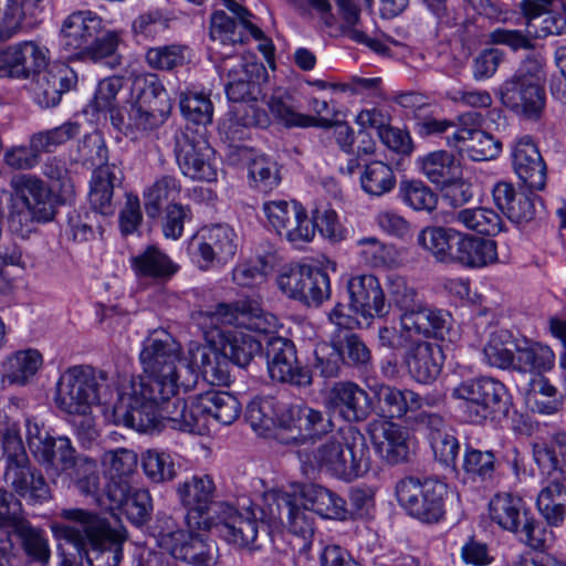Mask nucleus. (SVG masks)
Masks as SVG:
<instances>
[{"label":"nucleus","mask_w":566,"mask_h":566,"mask_svg":"<svg viewBox=\"0 0 566 566\" xmlns=\"http://www.w3.org/2000/svg\"><path fill=\"white\" fill-rule=\"evenodd\" d=\"M198 527L182 528L170 515H159L155 525V536L160 548L174 558L192 566H212L218 559V548Z\"/></svg>","instance_id":"6e6552de"},{"label":"nucleus","mask_w":566,"mask_h":566,"mask_svg":"<svg viewBox=\"0 0 566 566\" xmlns=\"http://www.w3.org/2000/svg\"><path fill=\"white\" fill-rule=\"evenodd\" d=\"M403 361L413 380L419 384H431L441 373L443 353L434 343L415 342L406 350Z\"/></svg>","instance_id":"2f4dec72"},{"label":"nucleus","mask_w":566,"mask_h":566,"mask_svg":"<svg viewBox=\"0 0 566 566\" xmlns=\"http://www.w3.org/2000/svg\"><path fill=\"white\" fill-rule=\"evenodd\" d=\"M360 182L365 192L379 197L394 188L396 178L388 165L382 161H373L366 166Z\"/></svg>","instance_id":"338daca9"},{"label":"nucleus","mask_w":566,"mask_h":566,"mask_svg":"<svg viewBox=\"0 0 566 566\" xmlns=\"http://www.w3.org/2000/svg\"><path fill=\"white\" fill-rule=\"evenodd\" d=\"M402 329L415 342L422 338L446 339L450 337L452 317L449 312L428 305L424 301L413 311L401 314Z\"/></svg>","instance_id":"5701e85b"},{"label":"nucleus","mask_w":566,"mask_h":566,"mask_svg":"<svg viewBox=\"0 0 566 566\" xmlns=\"http://www.w3.org/2000/svg\"><path fill=\"white\" fill-rule=\"evenodd\" d=\"M181 191L180 182L176 177L163 176L155 180L144 191L145 211L149 218H157L160 214L165 202L175 201Z\"/></svg>","instance_id":"13d9d810"},{"label":"nucleus","mask_w":566,"mask_h":566,"mask_svg":"<svg viewBox=\"0 0 566 566\" xmlns=\"http://www.w3.org/2000/svg\"><path fill=\"white\" fill-rule=\"evenodd\" d=\"M237 235L228 226L214 224L200 229L189 241L188 251L201 269L213 262L230 260L237 251Z\"/></svg>","instance_id":"dca6fc26"},{"label":"nucleus","mask_w":566,"mask_h":566,"mask_svg":"<svg viewBox=\"0 0 566 566\" xmlns=\"http://www.w3.org/2000/svg\"><path fill=\"white\" fill-rule=\"evenodd\" d=\"M61 516L74 525H55V535L72 544L80 554L83 552L88 566L119 565L125 537L103 518L82 509L62 510Z\"/></svg>","instance_id":"20e7f679"},{"label":"nucleus","mask_w":566,"mask_h":566,"mask_svg":"<svg viewBox=\"0 0 566 566\" xmlns=\"http://www.w3.org/2000/svg\"><path fill=\"white\" fill-rule=\"evenodd\" d=\"M333 423L322 411L305 405L280 408L275 438L284 444H298L332 430Z\"/></svg>","instance_id":"ddd939ff"},{"label":"nucleus","mask_w":566,"mask_h":566,"mask_svg":"<svg viewBox=\"0 0 566 566\" xmlns=\"http://www.w3.org/2000/svg\"><path fill=\"white\" fill-rule=\"evenodd\" d=\"M107 375L88 366H74L60 377L55 402L66 413L86 416L93 406L109 401Z\"/></svg>","instance_id":"0eeeda50"},{"label":"nucleus","mask_w":566,"mask_h":566,"mask_svg":"<svg viewBox=\"0 0 566 566\" xmlns=\"http://www.w3.org/2000/svg\"><path fill=\"white\" fill-rule=\"evenodd\" d=\"M386 287L390 302L401 311V314L413 311L423 302L418 290L402 276H387Z\"/></svg>","instance_id":"774afa93"},{"label":"nucleus","mask_w":566,"mask_h":566,"mask_svg":"<svg viewBox=\"0 0 566 566\" xmlns=\"http://www.w3.org/2000/svg\"><path fill=\"white\" fill-rule=\"evenodd\" d=\"M76 73L64 64H55L40 72L31 83L34 102L43 107L56 106L64 93L76 84Z\"/></svg>","instance_id":"a878e982"},{"label":"nucleus","mask_w":566,"mask_h":566,"mask_svg":"<svg viewBox=\"0 0 566 566\" xmlns=\"http://www.w3.org/2000/svg\"><path fill=\"white\" fill-rule=\"evenodd\" d=\"M311 510L324 518L345 520L346 502L336 493L321 485H310L301 493Z\"/></svg>","instance_id":"603ef678"},{"label":"nucleus","mask_w":566,"mask_h":566,"mask_svg":"<svg viewBox=\"0 0 566 566\" xmlns=\"http://www.w3.org/2000/svg\"><path fill=\"white\" fill-rule=\"evenodd\" d=\"M373 394V410L386 419H401L413 412L419 400L418 394L410 389H400L387 384H375L369 387Z\"/></svg>","instance_id":"f704fd0d"},{"label":"nucleus","mask_w":566,"mask_h":566,"mask_svg":"<svg viewBox=\"0 0 566 566\" xmlns=\"http://www.w3.org/2000/svg\"><path fill=\"white\" fill-rule=\"evenodd\" d=\"M216 507L212 527L224 541L240 548H258L259 522L254 509L249 506L239 512L227 503Z\"/></svg>","instance_id":"a211bd4d"},{"label":"nucleus","mask_w":566,"mask_h":566,"mask_svg":"<svg viewBox=\"0 0 566 566\" xmlns=\"http://www.w3.org/2000/svg\"><path fill=\"white\" fill-rule=\"evenodd\" d=\"M212 323L233 325L221 329L220 346L229 360L238 366H247L261 350V343L244 329L268 334L277 327L275 315L265 312L256 301L243 300L234 306L219 304L211 313Z\"/></svg>","instance_id":"f03ea898"},{"label":"nucleus","mask_w":566,"mask_h":566,"mask_svg":"<svg viewBox=\"0 0 566 566\" xmlns=\"http://www.w3.org/2000/svg\"><path fill=\"white\" fill-rule=\"evenodd\" d=\"M349 307L364 319L384 317L389 314L390 303L379 280L373 274H359L347 282Z\"/></svg>","instance_id":"4be33fe9"},{"label":"nucleus","mask_w":566,"mask_h":566,"mask_svg":"<svg viewBox=\"0 0 566 566\" xmlns=\"http://www.w3.org/2000/svg\"><path fill=\"white\" fill-rule=\"evenodd\" d=\"M489 515L501 528L514 533L526 545L533 548L544 546L539 523L527 514L518 496L510 493L494 495L489 503Z\"/></svg>","instance_id":"f8f14e48"},{"label":"nucleus","mask_w":566,"mask_h":566,"mask_svg":"<svg viewBox=\"0 0 566 566\" xmlns=\"http://www.w3.org/2000/svg\"><path fill=\"white\" fill-rule=\"evenodd\" d=\"M27 442L32 454L43 464L55 470H67L77 467L81 457L66 437L54 439L38 422L25 420Z\"/></svg>","instance_id":"f3484780"},{"label":"nucleus","mask_w":566,"mask_h":566,"mask_svg":"<svg viewBox=\"0 0 566 566\" xmlns=\"http://www.w3.org/2000/svg\"><path fill=\"white\" fill-rule=\"evenodd\" d=\"M175 153L185 177L207 182L217 179L214 151L202 135L195 132L179 134L176 137Z\"/></svg>","instance_id":"2eb2a0df"},{"label":"nucleus","mask_w":566,"mask_h":566,"mask_svg":"<svg viewBox=\"0 0 566 566\" xmlns=\"http://www.w3.org/2000/svg\"><path fill=\"white\" fill-rule=\"evenodd\" d=\"M304 471L315 469L345 482L364 476L371 468V455L365 436L347 426L322 442L311 453H300Z\"/></svg>","instance_id":"7ed1b4c3"},{"label":"nucleus","mask_w":566,"mask_h":566,"mask_svg":"<svg viewBox=\"0 0 566 566\" xmlns=\"http://www.w3.org/2000/svg\"><path fill=\"white\" fill-rule=\"evenodd\" d=\"M544 60L527 56L513 75L497 88L501 104L516 116L532 122L542 118L546 107Z\"/></svg>","instance_id":"39448f33"},{"label":"nucleus","mask_w":566,"mask_h":566,"mask_svg":"<svg viewBox=\"0 0 566 566\" xmlns=\"http://www.w3.org/2000/svg\"><path fill=\"white\" fill-rule=\"evenodd\" d=\"M276 262V254L266 251L242 261L232 271V281L241 287H256L266 281Z\"/></svg>","instance_id":"49530a36"},{"label":"nucleus","mask_w":566,"mask_h":566,"mask_svg":"<svg viewBox=\"0 0 566 566\" xmlns=\"http://www.w3.org/2000/svg\"><path fill=\"white\" fill-rule=\"evenodd\" d=\"M247 34L255 40L263 36V32L250 20L237 21L224 11H217L211 17L210 38L221 44L242 43Z\"/></svg>","instance_id":"a19ab883"},{"label":"nucleus","mask_w":566,"mask_h":566,"mask_svg":"<svg viewBox=\"0 0 566 566\" xmlns=\"http://www.w3.org/2000/svg\"><path fill=\"white\" fill-rule=\"evenodd\" d=\"M199 411L205 410L206 417L211 416L222 424H231L241 412V403L231 394L209 390L199 395Z\"/></svg>","instance_id":"8fccbe9b"},{"label":"nucleus","mask_w":566,"mask_h":566,"mask_svg":"<svg viewBox=\"0 0 566 566\" xmlns=\"http://www.w3.org/2000/svg\"><path fill=\"white\" fill-rule=\"evenodd\" d=\"M336 3L346 23V35L377 53L385 54L388 49L380 40L370 38L364 31L357 29L361 8L365 7L367 10L373 11L374 0H336Z\"/></svg>","instance_id":"37998d69"},{"label":"nucleus","mask_w":566,"mask_h":566,"mask_svg":"<svg viewBox=\"0 0 566 566\" xmlns=\"http://www.w3.org/2000/svg\"><path fill=\"white\" fill-rule=\"evenodd\" d=\"M460 233L452 228L427 227L419 233L418 242L437 261L453 263L455 241Z\"/></svg>","instance_id":"09e8293b"},{"label":"nucleus","mask_w":566,"mask_h":566,"mask_svg":"<svg viewBox=\"0 0 566 566\" xmlns=\"http://www.w3.org/2000/svg\"><path fill=\"white\" fill-rule=\"evenodd\" d=\"M123 86L120 77L112 76L99 81L95 94L87 107L92 113H104L109 115L111 124L123 126V108L117 95Z\"/></svg>","instance_id":"c03bdc74"},{"label":"nucleus","mask_w":566,"mask_h":566,"mask_svg":"<svg viewBox=\"0 0 566 566\" xmlns=\"http://www.w3.org/2000/svg\"><path fill=\"white\" fill-rule=\"evenodd\" d=\"M214 482L208 474L193 475L178 485V496L188 510L185 517L186 525L199 530L212 528L214 517L209 516L208 513L214 503Z\"/></svg>","instance_id":"6ab92c4d"},{"label":"nucleus","mask_w":566,"mask_h":566,"mask_svg":"<svg viewBox=\"0 0 566 566\" xmlns=\"http://www.w3.org/2000/svg\"><path fill=\"white\" fill-rule=\"evenodd\" d=\"M270 499L271 518L280 520L292 535L300 538V552L307 551L315 531V518L304 496L301 493L276 492Z\"/></svg>","instance_id":"4468645a"},{"label":"nucleus","mask_w":566,"mask_h":566,"mask_svg":"<svg viewBox=\"0 0 566 566\" xmlns=\"http://www.w3.org/2000/svg\"><path fill=\"white\" fill-rule=\"evenodd\" d=\"M417 163L426 178L436 186L453 180L462 170L454 156L446 150L426 154L419 157Z\"/></svg>","instance_id":"3c124183"},{"label":"nucleus","mask_w":566,"mask_h":566,"mask_svg":"<svg viewBox=\"0 0 566 566\" xmlns=\"http://www.w3.org/2000/svg\"><path fill=\"white\" fill-rule=\"evenodd\" d=\"M103 30V20L92 11H76L66 17L60 32V46L67 57L78 59Z\"/></svg>","instance_id":"412c9836"},{"label":"nucleus","mask_w":566,"mask_h":566,"mask_svg":"<svg viewBox=\"0 0 566 566\" xmlns=\"http://www.w3.org/2000/svg\"><path fill=\"white\" fill-rule=\"evenodd\" d=\"M42 364L43 358L39 350H18L2 363L1 380L3 384L24 386L34 377Z\"/></svg>","instance_id":"79ce46f5"},{"label":"nucleus","mask_w":566,"mask_h":566,"mask_svg":"<svg viewBox=\"0 0 566 566\" xmlns=\"http://www.w3.org/2000/svg\"><path fill=\"white\" fill-rule=\"evenodd\" d=\"M4 481L18 495L32 503L50 499V489L42 474L35 473L29 458L7 462Z\"/></svg>","instance_id":"c85d7f7f"},{"label":"nucleus","mask_w":566,"mask_h":566,"mask_svg":"<svg viewBox=\"0 0 566 566\" xmlns=\"http://www.w3.org/2000/svg\"><path fill=\"white\" fill-rule=\"evenodd\" d=\"M268 370L273 380L306 387L312 382V374L297 364L294 345L284 338L270 342L268 349Z\"/></svg>","instance_id":"b1692460"},{"label":"nucleus","mask_w":566,"mask_h":566,"mask_svg":"<svg viewBox=\"0 0 566 566\" xmlns=\"http://www.w3.org/2000/svg\"><path fill=\"white\" fill-rule=\"evenodd\" d=\"M451 396L461 401L467 420L474 423L506 416L511 407L507 388L491 377L463 380L452 388Z\"/></svg>","instance_id":"1a4fd4ad"},{"label":"nucleus","mask_w":566,"mask_h":566,"mask_svg":"<svg viewBox=\"0 0 566 566\" xmlns=\"http://www.w3.org/2000/svg\"><path fill=\"white\" fill-rule=\"evenodd\" d=\"M198 405L199 395L190 405L177 399L171 411L168 410V402L164 403L159 408L158 419L167 417L181 431L200 432L205 426L206 413L205 410L199 411Z\"/></svg>","instance_id":"5fc2aeb1"},{"label":"nucleus","mask_w":566,"mask_h":566,"mask_svg":"<svg viewBox=\"0 0 566 566\" xmlns=\"http://www.w3.org/2000/svg\"><path fill=\"white\" fill-rule=\"evenodd\" d=\"M42 0H0V38L10 39L28 17H36Z\"/></svg>","instance_id":"a18cd8bd"},{"label":"nucleus","mask_w":566,"mask_h":566,"mask_svg":"<svg viewBox=\"0 0 566 566\" xmlns=\"http://www.w3.org/2000/svg\"><path fill=\"white\" fill-rule=\"evenodd\" d=\"M511 156L517 177L530 189L542 190L546 184V165L533 138H517L512 145Z\"/></svg>","instance_id":"bb28decb"},{"label":"nucleus","mask_w":566,"mask_h":566,"mask_svg":"<svg viewBox=\"0 0 566 566\" xmlns=\"http://www.w3.org/2000/svg\"><path fill=\"white\" fill-rule=\"evenodd\" d=\"M276 233L294 247L301 248L313 240L315 227L306 210L300 206L296 211H291L290 218Z\"/></svg>","instance_id":"e2e57ef3"},{"label":"nucleus","mask_w":566,"mask_h":566,"mask_svg":"<svg viewBox=\"0 0 566 566\" xmlns=\"http://www.w3.org/2000/svg\"><path fill=\"white\" fill-rule=\"evenodd\" d=\"M80 133L81 125L77 122L69 120L60 126L32 134L30 136L32 139V148L38 151L39 155L42 153H52L80 135Z\"/></svg>","instance_id":"bf43d9fd"},{"label":"nucleus","mask_w":566,"mask_h":566,"mask_svg":"<svg viewBox=\"0 0 566 566\" xmlns=\"http://www.w3.org/2000/svg\"><path fill=\"white\" fill-rule=\"evenodd\" d=\"M142 467L146 476L154 483L169 482L177 476L174 458L166 451L146 450L142 454Z\"/></svg>","instance_id":"052dcab7"},{"label":"nucleus","mask_w":566,"mask_h":566,"mask_svg":"<svg viewBox=\"0 0 566 566\" xmlns=\"http://www.w3.org/2000/svg\"><path fill=\"white\" fill-rule=\"evenodd\" d=\"M144 378L125 379L118 389L114 411L124 423L139 432L157 427L159 408L180 389H192L199 374L191 360L181 356V347L164 332H155L143 344L139 355Z\"/></svg>","instance_id":"f257e3e1"},{"label":"nucleus","mask_w":566,"mask_h":566,"mask_svg":"<svg viewBox=\"0 0 566 566\" xmlns=\"http://www.w3.org/2000/svg\"><path fill=\"white\" fill-rule=\"evenodd\" d=\"M438 220L446 224H457L465 230L483 235H495L503 228L500 214L491 208L475 207L460 210H441Z\"/></svg>","instance_id":"c9c22d12"},{"label":"nucleus","mask_w":566,"mask_h":566,"mask_svg":"<svg viewBox=\"0 0 566 566\" xmlns=\"http://www.w3.org/2000/svg\"><path fill=\"white\" fill-rule=\"evenodd\" d=\"M193 368L199 369L203 379L211 385L230 382L231 361L224 352L210 345H196L189 349Z\"/></svg>","instance_id":"4c0bfd02"},{"label":"nucleus","mask_w":566,"mask_h":566,"mask_svg":"<svg viewBox=\"0 0 566 566\" xmlns=\"http://www.w3.org/2000/svg\"><path fill=\"white\" fill-rule=\"evenodd\" d=\"M514 369L522 373H544L555 366V354L547 345L524 340L515 346Z\"/></svg>","instance_id":"de8ad7c7"},{"label":"nucleus","mask_w":566,"mask_h":566,"mask_svg":"<svg viewBox=\"0 0 566 566\" xmlns=\"http://www.w3.org/2000/svg\"><path fill=\"white\" fill-rule=\"evenodd\" d=\"M447 145L474 161L493 159L501 151V143L478 128L459 127L454 129L451 135L447 136Z\"/></svg>","instance_id":"72a5a7b5"},{"label":"nucleus","mask_w":566,"mask_h":566,"mask_svg":"<svg viewBox=\"0 0 566 566\" xmlns=\"http://www.w3.org/2000/svg\"><path fill=\"white\" fill-rule=\"evenodd\" d=\"M116 179L112 167L96 168L90 181L88 199L94 210L102 214L114 212V181Z\"/></svg>","instance_id":"6e6d98bb"},{"label":"nucleus","mask_w":566,"mask_h":566,"mask_svg":"<svg viewBox=\"0 0 566 566\" xmlns=\"http://www.w3.org/2000/svg\"><path fill=\"white\" fill-rule=\"evenodd\" d=\"M179 106L182 115L197 125H208L212 120L213 106L210 97L201 92L180 93Z\"/></svg>","instance_id":"69168bd1"},{"label":"nucleus","mask_w":566,"mask_h":566,"mask_svg":"<svg viewBox=\"0 0 566 566\" xmlns=\"http://www.w3.org/2000/svg\"><path fill=\"white\" fill-rule=\"evenodd\" d=\"M266 104L274 119L286 127L305 128L332 124L327 118L317 119L315 116L302 114L294 95L284 88H276Z\"/></svg>","instance_id":"e433bc0d"},{"label":"nucleus","mask_w":566,"mask_h":566,"mask_svg":"<svg viewBox=\"0 0 566 566\" xmlns=\"http://www.w3.org/2000/svg\"><path fill=\"white\" fill-rule=\"evenodd\" d=\"M327 405L347 421L365 420L373 410L368 394L354 382H338L329 391Z\"/></svg>","instance_id":"473e14b6"},{"label":"nucleus","mask_w":566,"mask_h":566,"mask_svg":"<svg viewBox=\"0 0 566 566\" xmlns=\"http://www.w3.org/2000/svg\"><path fill=\"white\" fill-rule=\"evenodd\" d=\"M132 98L127 120L124 112L123 126L114 128L137 140L164 124L171 111V103L155 75L136 76L132 83Z\"/></svg>","instance_id":"423d86ee"},{"label":"nucleus","mask_w":566,"mask_h":566,"mask_svg":"<svg viewBox=\"0 0 566 566\" xmlns=\"http://www.w3.org/2000/svg\"><path fill=\"white\" fill-rule=\"evenodd\" d=\"M370 436L379 457L389 464L408 460L410 454L409 433L400 424L389 420L370 423Z\"/></svg>","instance_id":"cd10ccee"},{"label":"nucleus","mask_w":566,"mask_h":566,"mask_svg":"<svg viewBox=\"0 0 566 566\" xmlns=\"http://www.w3.org/2000/svg\"><path fill=\"white\" fill-rule=\"evenodd\" d=\"M511 338L512 335L505 329L495 331L490 335L483 349L484 358L490 366L514 368L516 353L509 347L512 344Z\"/></svg>","instance_id":"0e129e2a"},{"label":"nucleus","mask_w":566,"mask_h":566,"mask_svg":"<svg viewBox=\"0 0 566 566\" xmlns=\"http://www.w3.org/2000/svg\"><path fill=\"white\" fill-rule=\"evenodd\" d=\"M446 495L447 484L438 480L420 482L415 478H405L396 485L399 505L423 523H436L443 516Z\"/></svg>","instance_id":"9d476101"},{"label":"nucleus","mask_w":566,"mask_h":566,"mask_svg":"<svg viewBox=\"0 0 566 566\" xmlns=\"http://www.w3.org/2000/svg\"><path fill=\"white\" fill-rule=\"evenodd\" d=\"M282 406H286V403H279L271 397L255 398L248 405L247 421L259 436H265L272 429H275L276 433L277 418Z\"/></svg>","instance_id":"4d7b16f0"},{"label":"nucleus","mask_w":566,"mask_h":566,"mask_svg":"<svg viewBox=\"0 0 566 566\" xmlns=\"http://www.w3.org/2000/svg\"><path fill=\"white\" fill-rule=\"evenodd\" d=\"M105 496L111 510H119L135 525L143 524L153 510L151 497L147 489L133 488L128 481L108 482Z\"/></svg>","instance_id":"393cba45"},{"label":"nucleus","mask_w":566,"mask_h":566,"mask_svg":"<svg viewBox=\"0 0 566 566\" xmlns=\"http://www.w3.org/2000/svg\"><path fill=\"white\" fill-rule=\"evenodd\" d=\"M534 459L543 471L566 472V432L557 433L549 443L536 444Z\"/></svg>","instance_id":"680f3d73"},{"label":"nucleus","mask_w":566,"mask_h":566,"mask_svg":"<svg viewBox=\"0 0 566 566\" xmlns=\"http://www.w3.org/2000/svg\"><path fill=\"white\" fill-rule=\"evenodd\" d=\"M4 481L18 495L32 503L50 499V489L42 474L35 473L29 458L7 462Z\"/></svg>","instance_id":"c756f323"},{"label":"nucleus","mask_w":566,"mask_h":566,"mask_svg":"<svg viewBox=\"0 0 566 566\" xmlns=\"http://www.w3.org/2000/svg\"><path fill=\"white\" fill-rule=\"evenodd\" d=\"M497 261L496 242L460 233L455 241L453 263L480 269Z\"/></svg>","instance_id":"58836bf2"},{"label":"nucleus","mask_w":566,"mask_h":566,"mask_svg":"<svg viewBox=\"0 0 566 566\" xmlns=\"http://www.w3.org/2000/svg\"><path fill=\"white\" fill-rule=\"evenodd\" d=\"M537 509L549 525L559 526L566 516V486L555 479L537 495Z\"/></svg>","instance_id":"864d4df0"},{"label":"nucleus","mask_w":566,"mask_h":566,"mask_svg":"<svg viewBox=\"0 0 566 566\" xmlns=\"http://www.w3.org/2000/svg\"><path fill=\"white\" fill-rule=\"evenodd\" d=\"M10 186L27 209L25 219L49 222L54 218L57 200L44 181L30 175H19L11 179Z\"/></svg>","instance_id":"aec40b11"},{"label":"nucleus","mask_w":566,"mask_h":566,"mask_svg":"<svg viewBox=\"0 0 566 566\" xmlns=\"http://www.w3.org/2000/svg\"><path fill=\"white\" fill-rule=\"evenodd\" d=\"M218 69L229 101L249 103L259 98L266 70L254 55L226 56Z\"/></svg>","instance_id":"9b49d317"},{"label":"nucleus","mask_w":566,"mask_h":566,"mask_svg":"<svg viewBox=\"0 0 566 566\" xmlns=\"http://www.w3.org/2000/svg\"><path fill=\"white\" fill-rule=\"evenodd\" d=\"M4 481L18 495L32 503L50 499V489L42 474L35 473L29 458L7 462Z\"/></svg>","instance_id":"7c9ffc66"},{"label":"nucleus","mask_w":566,"mask_h":566,"mask_svg":"<svg viewBox=\"0 0 566 566\" xmlns=\"http://www.w3.org/2000/svg\"><path fill=\"white\" fill-rule=\"evenodd\" d=\"M130 264L137 277L157 282L170 280L179 270V266L155 245H149L133 256Z\"/></svg>","instance_id":"ea45409f"}]
</instances>
